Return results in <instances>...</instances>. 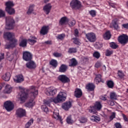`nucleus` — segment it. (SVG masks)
<instances>
[{"mask_svg":"<svg viewBox=\"0 0 128 128\" xmlns=\"http://www.w3.org/2000/svg\"><path fill=\"white\" fill-rule=\"evenodd\" d=\"M102 105L100 102H96L94 106H90L88 109V112L95 114L96 112V110L100 111L102 110Z\"/></svg>","mask_w":128,"mask_h":128,"instance_id":"obj_1","label":"nucleus"},{"mask_svg":"<svg viewBox=\"0 0 128 128\" xmlns=\"http://www.w3.org/2000/svg\"><path fill=\"white\" fill-rule=\"evenodd\" d=\"M15 21L12 16L6 17V30H12L14 26Z\"/></svg>","mask_w":128,"mask_h":128,"instance_id":"obj_2","label":"nucleus"},{"mask_svg":"<svg viewBox=\"0 0 128 128\" xmlns=\"http://www.w3.org/2000/svg\"><path fill=\"white\" fill-rule=\"evenodd\" d=\"M18 88L20 90V92H19V98L21 102H24L28 98V94L26 92V89L22 86H19Z\"/></svg>","mask_w":128,"mask_h":128,"instance_id":"obj_3","label":"nucleus"},{"mask_svg":"<svg viewBox=\"0 0 128 128\" xmlns=\"http://www.w3.org/2000/svg\"><path fill=\"white\" fill-rule=\"evenodd\" d=\"M6 10L10 15H13L15 14L16 11L12 7L14 6V4L12 2L8 1L6 3Z\"/></svg>","mask_w":128,"mask_h":128,"instance_id":"obj_4","label":"nucleus"},{"mask_svg":"<svg viewBox=\"0 0 128 128\" xmlns=\"http://www.w3.org/2000/svg\"><path fill=\"white\" fill-rule=\"evenodd\" d=\"M118 42L122 46H125L128 43V36L122 34L118 37Z\"/></svg>","mask_w":128,"mask_h":128,"instance_id":"obj_5","label":"nucleus"},{"mask_svg":"<svg viewBox=\"0 0 128 128\" xmlns=\"http://www.w3.org/2000/svg\"><path fill=\"white\" fill-rule=\"evenodd\" d=\"M70 6L72 10H76L80 9L82 5L79 0H72L70 3Z\"/></svg>","mask_w":128,"mask_h":128,"instance_id":"obj_6","label":"nucleus"},{"mask_svg":"<svg viewBox=\"0 0 128 128\" xmlns=\"http://www.w3.org/2000/svg\"><path fill=\"white\" fill-rule=\"evenodd\" d=\"M58 89L54 86H50L46 89V94L48 96H54L56 94Z\"/></svg>","mask_w":128,"mask_h":128,"instance_id":"obj_7","label":"nucleus"},{"mask_svg":"<svg viewBox=\"0 0 128 128\" xmlns=\"http://www.w3.org/2000/svg\"><path fill=\"white\" fill-rule=\"evenodd\" d=\"M4 107L7 112L12 111L14 108V104L11 100H6L4 103Z\"/></svg>","mask_w":128,"mask_h":128,"instance_id":"obj_8","label":"nucleus"},{"mask_svg":"<svg viewBox=\"0 0 128 128\" xmlns=\"http://www.w3.org/2000/svg\"><path fill=\"white\" fill-rule=\"evenodd\" d=\"M58 80L60 81L63 84L68 83L70 82V78L64 74L60 75L58 77Z\"/></svg>","mask_w":128,"mask_h":128,"instance_id":"obj_9","label":"nucleus"},{"mask_svg":"<svg viewBox=\"0 0 128 128\" xmlns=\"http://www.w3.org/2000/svg\"><path fill=\"white\" fill-rule=\"evenodd\" d=\"M87 40L91 42L96 40V36L94 32L88 33L86 34Z\"/></svg>","mask_w":128,"mask_h":128,"instance_id":"obj_10","label":"nucleus"},{"mask_svg":"<svg viewBox=\"0 0 128 128\" xmlns=\"http://www.w3.org/2000/svg\"><path fill=\"white\" fill-rule=\"evenodd\" d=\"M32 59V54L29 52H23V60L26 62L31 61Z\"/></svg>","mask_w":128,"mask_h":128,"instance_id":"obj_11","label":"nucleus"},{"mask_svg":"<svg viewBox=\"0 0 128 128\" xmlns=\"http://www.w3.org/2000/svg\"><path fill=\"white\" fill-rule=\"evenodd\" d=\"M16 115L19 118H22L26 116V111L22 108H18L16 110Z\"/></svg>","mask_w":128,"mask_h":128,"instance_id":"obj_12","label":"nucleus"},{"mask_svg":"<svg viewBox=\"0 0 128 128\" xmlns=\"http://www.w3.org/2000/svg\"><path fill=\"white\" fill-rule=\"evenodd\" d=\"M14 36V33L10 32H6L4 33V39L9 41H12L13 40H14V38H13Z\"/></svg>","mask_w":128,"mask_h":128,"instance_id":"obj_13","label":"nucleus"},{"mask_svg":"<svg viewBox=\"0 0 128 128\" xmlns=\"http://www.w3.org/2000/svg\"><path fill=\"white\" fill-rule=\"evenodd\" d=\"M52 8V6L51 4H48L43 7L44 12L46 14V15H48L50 13Z\"/></svg>","mask_w":128,"mask_h":128,"instance_id":"obj_14","label":"nucleus"},{"mask_svg":"<svg viewBox=\"0 0 128 128\" xmlns=\"http://www.w3.org/2000/svg\"><path fill=\"white\" fill-rule=\"evenodd\" d=\"M72 102L70 101L66 102L63 103L62 105V108L64 110H68L72 107Z\"/></svg>","mask_w":128,"mask_h":128,"instance_id":"obj_15","label":"nucleus"},{"mask_svg":"<svg viewBox=\"0 0 128 128\" xmlns=\"http://www.w3.org/2000/svg\"><path fill=\"white\" fill-rule=\"evenodd\" d=\"M36 66V63L32 60H30V62L26 63V67L30 70L35 69Z\"/></svg>","mask_w":128,"mask_h":128,"instance_id":"obj_16","label":"nucleus"},{"mask_svg":"<svg viewBox=\"0 0 128 128\" xmlns=\"http://www.w3.org/2000/svg\"><path fill=\"white\" fill-rule=\"evenodd\" d=\"M24 81V78L22 74H18L15 76L14 82L17 83H21Z\"/></svg>","mask_w":128,"mask_h":128,"instance_id":"obj_17","label":"nucleus"},{"mask_svg":"<svg viewBox=\"0 0 128 128\" xmlns=\"http://www.w3.org/2000/svg\"><path fill=\"white\" fill-rule=\"evenodd\" d=\"M30 90H31V95L33 96V98H35L38 94V90L34 86H30Z\"/></svg>","mask_w":128,"mask_h":128,"instance_id":"obj_18","label":"nucleus"},{"mask_svg":"<svg viewBox=\"0 0 128 128\" xmlns=\"http://www.w3.org/2000/svg\"><path fill=\"white\" fill-rule=\"evenodd\" d=\"M53 117L56 120H60L61 123H62V117L60 116L58 110H54L53 112Z\"/></svg>","mask_w":128,"mask_h":128,"instance_id":"obj_19","label":"nucleus"},{"mask_svg":"<svg viewBox=\"0 0 128 128\" xmlns=\"http://www.w3.org/2000/svg\"><path fill=\"white\" fill-rule=\"evenodd\" d=\"M58 96L62 100V102H64L66 98L67 94L64 92H60Z\"/></svg>","mask_w":128,"mask_h":128,"instance_id":"obj_20","label":"nucleus"},{"mask_svg":"<svg viewBox=\"0 0 128 128\" xmlns=\"http://www.w3.org/2000/svg\"><path fill=\"white\" fill-rule=\"evenodd\" d=\"M49 30L48 26H43L40 31V34L42 36H45L48 34Z\"/></svg>","mask_w":128,"mask_h":128,"instance_id":"obj_21","label":"nucleus"},{"mask_svg":"<svg viewBox=\"0 0 128 128\" xmlns=\"http://www.w3.org/2000/svg\"><path fill=\"white\" fill-rule=\"evenodd\" d=\"M78 64V62L75 58H72L70 60L68 66L70 67H75Z\"/></svg>","mask_w":128,"mask_h":128,"instance_id":"obj_22","label":"nucleus"},{"mask_svg":"<svg viewBox=\"0 0 128 128\" xmlns=\"http://www.w3.org/2000/svg\"><path fill=\"white\" fill-rule=\"evenodd\" d=\"M68 66L66 64H62L59 68L58 72H60L64 73L66 72L68 70Z\"/></svg>","mask_w":128,"mask_h":128,"instance_id":"obj_23","label":"nucleus"},{"mask_svg":"<svg viewBox=\"0 0 128 128\" xmlns=\"http://www.w3.org/2000/svg\"><path fill=\"white\" fill-rule=\"evenodd\" d=\"M82 95V91L80 88H76L74 91V96L76 98H80Z\"/></svg>","mask_w":128,"mask_h":128,"instance_id":"obj_24","label":"nucleus"},{"mask_svg":"<svg viewBox=\"0 0 128 128\" xmlns=\"http://www.w3.org/2000/svg\"><path fill=\"white\" fill-rule=\"evenodd\" d=\"M86 88L88 90V91L92 92L94 90L95 86L92 83H89L86 86Z\"/></svg>","mask_w":128,"mask_h":128,"instance_id":"obj_25","label":"nucleus"},{"mask_svg":"<svg viewBox=\"0 0 128 128\" xmlns=\"http://www.w3.org/2000/svg\"><path fill=\"white\" fill-rule=\"evenodd\" d=\"M38 38L35 36H30V38L28 40V42H29V44L34 45L36 42Z\"/></svg>","mask_w":128,"mask_h":128,"instance_id":"obj_26","label":"nucleus"},{"mask_svg":"<svg viewBox=\"0 0 128 128\" xmlns=\"http://www.w3.org/2000/svg\"><path fill=\"white\" fill-rule=\"evenodd\" d=\"M68 22V19L66 16L62 17L59 21V24L61 26L65 24Z\"/></svg>","mask_w":128,"mask_h":128,"instance_id":"obj_27","label":"nucleus"},{"mask_svg":"<svg viewBox=\"0 0 128 128\" xmlns=\"http://www.w3.org/2000/svg\"><path fill=\"white\" fill-rule=\"evenodd\" d=\"M27 46V40L26 38L22 39L19 42V46L25 48Z\"/></svg>","mask_w":128,"mask_h":128,"instance_id":"obj_28","label":"nucleus"},{"mask_svg":"<svg viewBox=\"0 0 128 128\" xmlns=\"http://www.w3.org/2000/svg\"><path fill=\"white\" fill-rule=\"evenodd\" d=\"M94 82L96 84H98L100 82H102V75L100 74H96V76L94 80Z\"/></svg>","mask_w":128,"mask_h":128,"instance_id":"obj_29","label":"nucleus"},{"mask_svg":"<svg viewBox=\"0 0 128 128\" xmlns=\"http://www.w3.org/2000/svg\"><path fill=\"white\" fill-rule=\"evenodd\" d=\"M12 88L10 84H6L4 92L5 94H10L12 92Z\"/></svg>","mask_w":128,"mask_h":128,"instance_id":"obj_30","label":"nucleus"},{"mask_svg":"<svg viewBox=\"0 0 128 128\" xmlns=\"http://www.w3.org/2000/svg\"><path fill=\"white\" fill-rule=\"evenodd\" d=\"M35 104V102L34 101V100H32L30 102H27L25 104V106L29 108H32Z\"/></svg>","mask_w":128,"mask_h":128,"instance_id":"obj_31","label":"nucleus"},{"mask_svg":"<svg viewBox=\"0 0 128 128\" xmlns=\"http://www.w3.org/2000/svg\"><path fill=\"white\" fill-rule=\"evenodd\" d=\"M10 72H6L2 76V79L6 82L10 80Z\"/></svg>","mask_w":128,"mask_h":128,"instance_id":"obj_32","label":"nucleus"},{"mask_svg":"<svg viewBox=\"0 0 128 128\" xmlns=\"http://www.w3.org/2000/svg\"><path fill=\"white\" fill-rule=\"evenodd\" d=\"M50 64L54 68H56L58 66V62L56 60L52 59L50 62Z\"/></svg>","mask_w":128,"mask_h":128,"instance_id":"obj_33","label":"nucleus"},{"mask_svg":"<svg viewBox=\"0 0 128 128\" xmlns=\"http://www.w3.org/2000/svg\"><path fill=\"white\" fill-rule=\"evenodd\" d=\"M34 4L30 5V6H29V8H28V11H27V14L30 15L32 14L34 10Z\"/></svg>","mask_w":128,"mask_h":128,"instance_id":"obj_34","label":"nucleus"},{"mask_svg":"<svg viewBox=\"0 0 128 128\" xmlns=\"http://www.w3.org/2000/svg\"><path fill=\"white\" fill-rule=\"evenodd\" d=\"M104 38L106 40H109L111 38V34L110 31L106 32L104 35Z\"/></svg>","mask_w":128,"mask_h":128,"instance_id":"obj_35","label":"nucleus"},{"mask_svg":"<svg viewBox=\"0 0 128 128\" xmlns=\"http://www.w3.org/2000/svg\"><path fill=\"white\" fill-rule=\"evenodd\" d=\"M6 56L7 57L8 60L12 61L14 59V54L8 52Z\"/></svg>","mask_w":128,"mask_h":128,"instance_id":"obj_36","label":"nucleus"},{"mask_svg":"<svg viewBox=\"0 0 128 128\" xmlns=\"http://www.w3.org/2000/svg\"><path fill=\"white\" fill-rule=\"evenodd\" d=\"M103 46V44L100 42H96L94 45V47L97 50H100Z\"/></svg>","mask_w":128,"mask_h":128,"instance_id":"obj_37","label":"nucleus"},{"mask_svg":"<svg viewBox=\"0 0 128 128\" xmlns=\"http://www.w3.org/2000/svg\"><path fill=\"white\" fill-rule=\"evenodd\" d=\"M34 123V119L31 118L27 123H26V125H25V128H29Z\"/></svg>","mask_w":128,"mask_h":128,"instance_id":"obj_38","label":"nucleus"},{"mask_svg":"<svg viewBox=\"0 0 128 128\" xmlns=\"http://www.w3.org/2000/svg\"><path fill=\"white\" fill-rule=\"evenodd\" d=\"M107 86L108 88H112L114 86V82L112 80H108L107 82Z\"/></svg>","mask_w":128,"mask_h":128,"instance_id":"obj_39","label":"nucleus"},{"mask_svg":"<svg viewBox=\"0 0 128 128\" xmlns=\"http://www.w3.org/2000/svg\"><path fill=\"white\" fill-rule=\"evenodd\" d=\"M91 120L96 122L100 121V117H98V116H92Z\"/></svg>","mask_w":128,"mask_h":128,"instance_id":"obj_40","label":"nucleus"},{"mask_svg":"<svg viewBox=\"0 0 128 128\" xmlns=\"http://www.w3.org/2000/svg\"><path fill=\"white\" fill-rule=\"evenodd\" d=\"M110 98L111 100H117V95L116 92H111L110 94Z\"/></svg>","mask_w":128,"mask_h":128,"instance_id":"obj_41","label":"nucleus"},{"mask_svg":"<svg viewBox=\"0 0 128 128\" xmlns=\"http://www.w3.org/2000/svg\"><path fill=\"white\" fill-rule=\"evenodd\" d=\"M112 26L115 30H118L120 28V27L119 26L118 24L116 21H114L112 23Z\"/></svg>","mask_w":128,"mask_h":128,"instance_id":"obj_42","label":"nucleus"},{"mask_svg":"<svg viewBox=\"0 0 128 128\" xmlns=\"http://www.w3.org/2000/svg\"><path fill=\"white\" fill-rule=\"evenodd\" d=\"M10 42H12L10 44V46L11 48H14L16 47V43L18 42V40L16 39H14L13 40H10Z\"/></svg>","mask_w":128,"mask_h":128,"instance_id":"obj_43","label":"nucleus"},{"mask_svg":"<svg viewBox=\"0 0 128 128\" xmlns=\"http://www.w3.org/2000/svg\"><path fill=\"white\" fill-rule=\"evenodd\" d=\"M93 56L95 58L98 59L100 57V54L98 52L96 51L94 52Z\"/></svg>","mask_w":128,"mask_h":128,"instance_id":"obj_44","label":"nucleus"},{"mask_svg":"<svg viewBox=\"0 0 128 128\" xmlns=\"http://www.w3.org/2000/svg\"><path fill=\"white\" fill-rule=\"evenodd\" d=\"M62 102L58 96L56 98L53 99V102L55 104H58V102Z\"/></svg>","mask_w":128,"mask_h":128,"instance_id":"obj_45","label":"nucleus"},{"mask_svg":"<svg viewBox=\"0 0 128 128\" xmlns=\"http://www.w3.org/2000/svg\"><path fill=\"white\" fill-rule=\"evenodd\" d=\"M88 13L92 18H94L96 16V12L95 10H91L88 12Z\"/></svg>","mask_w":128,"mask_h":128,"instance_id":"obj_46","label":"nucleus"},{"mask_svg":"<svg viewBox=\"0 0 128 128\" xmlns=\"http://www.w3.org/2000/svg\"><path fill=\"white\" fill-rule=\"evenodd\" d=\"M66 122L68 124H72L74 122L73 120H72V116H68V117H67V118H66Z\"/></svg>","mask_w":128,"mask_h":128,"instance_id":"obj_47","label":"nucleus"},{"mask_svg":"<svg viewBox=\"0 0 128 128\" xmlns=\"http://www.w3.org/2000/svg\"><path fill=\"white\" fill-rule=\"evenodd\" d=\"M110 47L113 49H116L118 48V45L116 44L115 42H112L110 43Z\"/></svg>","mask_w":128,"mask_h":128,"instance_id":"obj_48","label":"nucleus"},{"mask_svg":"<svg viewBox=\"0 0 128 128\" xmlns=\"http://www.w3.org/2000/svg\"><path fill=\"white\" fill-rule=\"evenodd\" d=\"M76 52H77L76 48H70L69 50H68V52L69 54L76 53Z\"/></svg>","mask_w":128,"mask_h":128,"instance_id":"obj_49","label":"nucleus"},{"mask_svg":"<svg viewBox=\"0 0 128 128\" xmlns=\"http://www.w3.org/2000/svg\"><path fill=\"white\" fill-rule=\"evenodd\" d=\"M41 108L42 111H44V112H45L46 113L48 112V109L46 105H42L41 107Z\"/></svg>","mask_w":128,"mask_h":128,"instance_id":"obj_50","label":"nucleus"},{"mask_svg":"<svg viewBox=\"0 0 128 128\" xmlns=\"http://www.w3.org/2000/svg\"><path fill=\"white\" fill-rule=\"evenodd\" d=\"M66 35L64 34H58V37H56L57 39L60 40H62L65 38Z\"/></svg>","mask_w":128,"mask_h":128,"instance_id":"obj_51","label":"nucleus"},{"mask_svg":"<svg viewBox=\"0 0 128 128\" xmlns=\"http://www.w3.org/2000/svg\"><path fill=\"white\" fill-rule=\"evenodd\" d=\"M76 20H72L68 22V24L70 26H73L76 24Z\"/></svg>","mask_w":128,"mask_h":128,"instance_id":"obj_52","label":"nucleus"},{"mask_svg":"<svg viewBox=\"0 0 128 128\" xmlns=\"http://www.w3.org/2000/svg\"><path fill=\"white\" fill-rule=\"evenodd\" d=\"M113 54V51L109 50H107L106 52V56H110Z\"/></svg>","mask_w":128,"mask_h":128,"instance_id":"obj_53","label":"nucleus"},{"mask_svg":"<svg viewBox=\"0 0 128 128\" xmlns=\"http://www.w3.org/2000/svg\"><path fill=\"white\" fill-rule=\"evenodd\" d=\"M118 74L120 78H124V74L120 70H118Z\"/></svg>","mask_w":128,"mask_h":128,"instance_id":"obj_54","label":"nucleus"},{"mask_svg":"<svg viewBox=\"0 0 128 128\" xmlns=\"http://www.w3.org/2000/svg\"><path fill=\"white\" fill-rule=\"evenodd\" d=\"M50 102H51L50 100H44V103L45 106H50Z\"/></svg>","mask_w":128,"mask_h":128,"instance_id":"obj_55","label":"nucleus"},{"mask_svg":"<svg viewBox=\"0 0 128 128\" xmlns=\"http://www.w3.org/2000/svg\"><path fill=\"white\" fill-rule=\"evenodd\" d=\"M86 118H84V117H82L80 120L79 121L80 123L84 124L87 122Z\"/></svg>","mask_w":128,"mask_h":128,"instance_id":"obj_56","label":"nucleus"},{"mask_svg":"<svg viewBox=\"0 0 128 128\" xmlns=\"http://www.w3.org/2000/svg\"><path fill=\"white\" fill-rule=\"evenodd\" d=\"M116 113L115 112H112V115L110 116V121L116 118Z\"/></svg>","mask_w":128,"mask_h":128,"instance_id":"obj_57","label":"nucleus"},{"mask_svg":"<svg viewBox=\"0 0 128 128\" xmlns=\"http://www.w3.org/2000/svg\"><path fill=\"white\" fill-rule=\"evenodd\" d=\"M6 14L4 12L3 10L0 9V18H4Z\"/></svg>","mask_w":128,"mask_h":128,"instance_id":"obj_58","label":"nucleus"},{"mask_svg":"<svg viewBox=\"0 0 128 128\" xmlns=\"http://www.w3.org/2000/svg\"><path fill=\"white\" fill-rule=\"evenodd\" d=\"M102 65V63L100 62H98L95 64V67L96 68H100Z\"/></svg>","mask_w":128,"mask_h":128,"instance_id":"obj_59","label":"nucleus"},{"mask_svg":"<svg viewBox=\"0 0 128 128\" xmlns=\"http://www.w3.org/2000/svg\"><path fill=\"white\" fill-rule=\"evenodd\" d=\"M72 40H74V44H78V45L80 44V42L78 38H73Z\"/></svg>","mask_w":128,"mask_h":128,"instance_id":"obj_60","label":"nucleus"},{"mask_svg":"<svg viewBox=\"0 0 128 128\" xmlns=\"http://www.w3.org/2000/svg\"><path fill=\"white\" fill-rule=\"evenodd\" d=\"M53 56L56 58H59L62 56V54L58 52H54Z\"/></svg>","mask_w":128,"mask_h":128,"instance_id":"obj_61","label":"nucleus"},{"mask_svg":"<svg viewBox=\"0 0 128 128\" xmlns=\"http://www.w3.org/2000/svg\"><path fill=\"white\" fill-rule=\"evenodd\" d=\"M114 126L116 128H122V126L120 123H119V122H116L114 124Z\"/></svg>","mask_w":128,"mask_h":128,"instance_id":"obj_62","label":"nucleus"},{"mask_svg":"<svg viewBox=\"0 0 128 128\" xmlns=\"http://www.w3.org/2000/svg\"><path fill=\"white\" fill-rule=\"evenodd\" d=\"M107 102L109 106H114L115 104L114 102L112 100H108Z\"/></svg>","mask_w":128,"mask_h":128,"instance_id":"obj_63","label":"nucleus"},{"mask_svg":"<svg viewBox=\"0 0 128 128\" xmlns=\"http://www.w3.org/2000/svg\"><path fill=\"white\" fill-rule=\"evenodd\" d=\"M122 28L128 30V23L122 24Z\"/></svg>","mask_w":128,"mask_h":128,"instance_id":"obj_64","label":"nucleus"}]
</instances>
